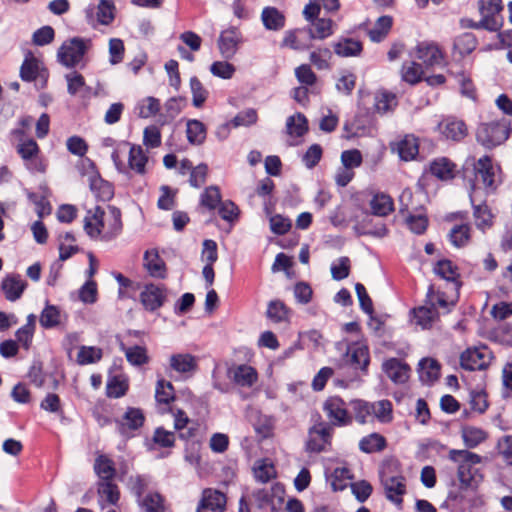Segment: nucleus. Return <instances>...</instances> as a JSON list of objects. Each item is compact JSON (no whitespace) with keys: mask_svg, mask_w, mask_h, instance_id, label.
<instances>
[{"mask_svg":"<svg viewBox=\"0 0 512 512\" xmlns=\"http://www.w3.org/2000/svg\"><path fill=\"white\" fill-rule=\"evenodd\" d=\"M334 491L344 490L353 479V473L346 465L335 467L327 476Z\"/></svg>","mask_w":512,"mask_h":512,"instance_id":"nucleus-47","label":"nucleus"},{"mask_svg":"<svg viewBox=\"0 0 512 512\" xmlns=\"http://www.w3.org/2000/svg\"><path fill=\"white\" fill-rule=\"evenodd\" d=\"M263 25L268 30H280L285 26L284 14L275 7H265L261 14Z\"/></svg>","mask_w":512,"mask_h":512,"instance_id":"nucleus-57","label":"nucleus"},{"mask_svg":"<svg viewBox=\"0 0 512 512\" xmlns=\"http://www.w3.org/2000/svg\"><path fill=\"white\" fill-rule=\"evenodd\" d=\"M460 297V289L448 284H431L428 287L425 301L440 314H447L457 305Z\"/></svg>","mask_w":512,"mask_h":512,"instance_id":"nucleus-6","label":"nucleus"},{"mask_svg":"<svg viewBox=\"0 0 512 512\" xmlns=\"http://www.w3.org/2000/svg\"><path fill=\"white\" fill-rule=\"evenodd\" d=\"M228 379L236 386L251 388L259 379L256 368L248 364H232L227 369Z\"/></svg>","mask_w":512,"mask_h":512,"instance_id":"nucleus-23","label":"nucleus"},{"mask_svg":"<svg viewBox=\"0 0 512 512\" xmlns=\"http://www.w3.org/2000/svg\"><path fill=\"white\" fill-rule=\"evenodd\" d=\"M67 90L72 96H86L91 89L87 86L84 76L78 71H73L66 75Z\"/></svg>","mask_w":512,"mask_h":512,"instance_id":"nucleus-61","label":"nucleus"},{"mask_svg":"<svg viewBox=\"0 0 512 512\" xmlns=\"http://www.w3.org/2000/svg\"><path fill=\"white\" fill-rule=\"evenodd\" d=\"M477 193L478 187L474 183L472 185L470 192V200L473 208V217L477 229L483 233H486L489 229L493 227L495 216L485 201L476 204Z\"/></svg>","mask_w":512,"mask_h":512,"instance_id":"nucleus-19","label":"nucleus"},{"mask_svg":"<svg viewBox=\"0 0 512 512\" xmlns=\"http://www.w3.org/2000/svg\"><path fill=\"white\" fill-rule=\"evenodd\" d=\"M372 410L371 422L377 420L381 423H389L393 419V405L390 400L372 402Z\"/></svg>","mask_w":512,"mask_h":512,"instance_id":"nucleus-62","label":"nucleus"},{"mask_svg":"<svg viewBox=\"0 0 512 512\" xmlns=\"http://www.w3.org/2000/svg\"><path fill=\"white\" fill-rule=\"evenodd\" d=\"M115 5L110 0H100L97 7H88L85 10L89 25L96 28L98 25H110L115 19Z\"/></svg>","mask_w":512,"mask_h":512,"instance_id":"nucleus-22","label":"nucleus"},{"mask_svg":"<svg viewBox=\"0 0 512 512\" xmlns=\"http://www.w3.org/2000/svg\"><path fill=\"white\" fill-rule=\"evenodd\" d=\"M437 130L443 139L452 142H461L468 135L466 123L455 116H446L437 125Z\"/></svg>","mask_w":512,"mask_h":512,"instance_id":"nucleus-18","label":"nucleus"},{"mask_svg":"<svg viewBox=\"0 0 512 512\" xmlns=\"http://www.w3.org/2000/svg\"><path fill=\"white\" fill-rule=\"evenodd\" d=\"M448 459L457 465V478L461 487L475 489L483 480V475L476 465L482 462V457L469 450L451 449Z\"/></svg>","mask_w":512,"mask_h":512,"instance_id":"nucleus-3","label":"nucleus"},{"mask_svg":"<svg viewBox=\"0 0 512 512\" xmlns=\"http://www.w3.org/2000/svg\"><path fill=\"white\" fill-rule=\"evenodd\" d=\"M322 409L329 420V425L334 427H346L352 425L349 402L339 395H332L325 399Z\"/></svg>","mask_w":512,"mask_h":512,"instance_id":"nucleus-7","label":"nucleus"},{"mask_svg":"<svg viewBox=\"0 0 512 512\" xmlns=\"http://www.w3.org/2000/svg\"><path fill=\"white\" fill-rule=\"evenodd\" d=\"M20 77L25 82L39 81L41 88L47 85L49 71L44 63L29 52L20 68Z\"/></svg>","mask_w":512,"mask_h":512,"instance_id":"nucleus-14","label":"nucleus"},{"mask_svg":"<svg viewBox=\"0 0 512 512\" xmlns=\"http://www.w3.org/2000/svg\"><path fill=\"white\" fill-rule=\"evenodd\" d=\"M36 320V315H28L26 324L15 332V342H17L19 347H22L26 351H28L32 346L33 337L36 330Z\"/></svg>","mask_w":512,"mask_h":512,"instance_id":"nucleus-45","label":"nucleus"},{"mask_svg":"<svg viewBox=\"0 0 512 512\" xmlns=\"http://www.w3.org/2000/svg\"><path fill=\"white\" fill-rule=\"evenodd\" d=\"M227 497L224 493L213 488H206L202 492L196 512H224Z\"/></svg>","mask_w":512,"mask_h":512,"instance_id":"nucleus-28","label":"nucleus"},{"mask_svg":"<svg viewBox=\"0 0 512 512\" xmlns=\"http://www.w3.org/2000/svg\"><path fill=\"white\" fill-rule=\"evenodd\" d=\"M441 365L433 358H424L419 363V378L425 384H433L440 377Z\"/></svg>","mask_w":512,"mask_h":512,"instance_id":"nucleus-49","label":"nucleus"},{"mask_svg":"<svg viewBox=\"0 0 512 512\" xmlns=\"http://www.w3.org/2000/svg\"><path fill=\"white\" fill-rule=\"evenodd\" d=\"M88 43L82 38H73L66 41L58 52L59 61L68 68L76 67L88 50Z\"/></svg>","mask_w":512,"mask_h":512,"instance_id":"nucleus-15","label":"nucleus"},{"mask_svg":"<svg viewBox=\"0 0 512 512\" xmlns=\"http://www.w3.org/2000/svg\"><path fill=\"white\" fill-rule=\"evenodd\" d=\"M478 10L481 15L480 24L483 29L497 32L503 26L502 0H479Z\"/></svg>","mask_w":512,"mask_h":512,"instance_id":"nucleus-10","label":"nucleus"},{"mask_svg":"<svg viewBox=\"0 0 512 512\" xmlns=\"http://www.w3.org/2000/svg\"><path fill=\"white\" fill-rule=\"evenodd\" d=\"M92 172L89 175V185L94 195L101 201H109L114 196L113 185L104 180L96 169L93 161L88 160Z\"/></svg>","mask_w":512,"mask_h":512,"instance_id":"nucleus-32","label":"nucleus"},{"mask_svg":"<svg viewBox=\"0 0 512 512\" xmlns=\"http://www.w3.org/2000/svg\"><path fill=\"white\" fill-rule=\"evenodd\" d=\"M372 111L374 114L384 116L393 113L399 104V99L396 93L381 88L376 90L373 94Z\"/></svg>","mask_w":512,"mask_h":512,"instance_id":"nucleus-27","label":"nucleus"},{"mask_svg":"<svg viewBox=\"0 0 512 512\" xmlns=\"http://www.w3.org/2000/svg\"><path fill=\"white\" fill-rule=\"evenodd\" d=\"M117 431L125 437H133L144 425L145 415L140 408L128 407L125 413L115 420Z\"/></svg>","mask_w":512,"mask_h":512,"instance_id":"nucleus-16","label":"nucleus"},{"mask_svg":"<svg viewBox=\"0 0 512 512\" xmlns=\"http://www.w3.org/2000/svg\"><path fill=\"white\" fill-rule=\"evenodd\" d=\"M334 429L327 422H319L309 429L306 449L311 453H321L331 446Z\"/></svg>","mask_w":512,"mask_h":512,"instance_id":"nucleus-13","label":"nucleus"},{"mask_svg":"<svg viewBox=\"0 0 512 512\" xmlns=\"http://www.w3.org/2000/svg\"><path fill=\"white\" fill-rule=\"evenodd\" d=\"M350 415L352 416V423L356 421L359 424H366L371 422L372 415V402L364 399H352L349 401Z\"/></svg>","mask_w":512,"mask_h":512,"instance_id":"nucleus-44","label":"nucleus"},{"mask_svg":"<svg viewBox=\"0 0 512 512\" xmlns=\"http://www.w3.org/2000/svg\"><path fill=\"white\" fill-rule=\"evenodd\" d=\"M447 74L458 79L461 93L467 97L475 98L476 89L471 79V74L462 68L454 69L453 66L447 70Z\"/></svg>","mask_w":512,"mask_h":512,"instance_id":"nucleus-56","label":"nucleus"},{"mask_svg":"<svg viewBox=\"0 0 512 512\" xmlns=\"http://www.w3.org/2000/svg\"><path fill=\"white\" fill-rule=\"evenodd\" d=\"M433 272L436 276L446 281L451 287L461 289L463 282L461 280L460 267L451 259L443 258L437 260L433 265Z\"/></svg>","mask_w":512,"mask_h":512,"instance_id":"nucleus-25","label":"nucleus"},{"mask_svg":"<svg viewBox=\"0 0 512 512\" xmlns=\"http://www.w3.org/2000/svg\"><path fill=\"white\" fill-rule=\"evenodd\" d=\"M425 174L441 182H450L456 178L458 166L448 157H437L430 161L428 167L425 169Z\"/></svg>","mask_w":512,"mask_h":512,"instance_id":"nucleus-21","label":"nucleus"},{"mask_svg":"<svg viewBox=\"0 0 512 512\" xmlns=\"http://www.w3.org/2000/svg\"><path fill=\"white\" fill-rule=\"evenodd\" d=\"M58 241L59 261L61 262L70 259L80 251V248L76 244L75 236L70 232L59 235Z\"/></svg>","mask_w":512,"mask_h":512,"instance_id":"nucleus-55","label":"nucleus"},{"mask_svg":"<svg viewBox=\"0 0 512 512\" xmlns=\"http://www.w3.org/2000/svg\"><path fill=\"white\" fill-rule=\"evenodd\" d=\"M94 471L99 481H112L117 471L114 460L107 454H99L94 462Z\"/></svg>","mask_w":512,"mask_h":512,"instance_id":"nucleus-43","label":"nucleus"},{"mask_svg":"<svg viewBox=\"0 0 512 512\" xmlns=\"http://www.w3.org/2000/svg\"><path fill=\"white\" fill-rule=\"evenodd\" d=\"M336 24L330 18L319 17L311 22L308 33L312 40H325L335 32Z\"/></svg>","mask_w":512,"mask_h":512,"instance_id":"nucleus-41","label":"nucleus"},{"mask_svg":"<svg viewBox=\"0 0 512 512\" xmlns=\"http://www.w3.org/2000/svg\"><path fill=\"white\" fill-rule=\"evenodd\" d=\"M244 42L242 32L236 27H229L221 32L218 39V49L221 55L229 60L236 55Z\"/></svg>","mask_w":512,"mask_h":512,"instance_id":"nucleus-20","label":"nucleus"},{"mask_svg":"<svg viewBox=\"0 0 512 512\" xmlns=\"http://www.w3.org/2000/svg\"><path fill=\"white\" fill-rule=\"evenodd\" d=\"M129 147L128 161L125 162L120 155V151L115 149L111 158L118 172L126 175L144 176L147 174L149 157L141 145L126 142Z\"/></svg>","mask_w":512,"mask_h":512,"instance_id":"nucleus-4","label":"nucleus"},{"mask_svg":"<svg viewBox=\"0 0 512 512\" xmlns=\"http://www.w3.org/2000/svg\"><path fill=\"white\" fill-rule=\"evenodd\" d=\"M292 315V309L280 299L271 300L267 305L266 316L273 323H290Z\"/></svg>","mask_w":512,"mask_h":512,"instance_id":"nucleus-39","label":"nucleus"},{"mask_svg":"<svg viewBox=\"0 0 512 512\" xmlns=\"http://www.w3.org/2000/svg\"><path fill=\"white\" fill-rule=\"evenodd\" d=\"M97 493L99 496V505L102 510L108 506H117L120 500V490L118 485L112 481H98Z\"/></svg>","mask_w":512,"mask_h":512,"instance_id":"nucleus-36","label":"nucleus"},{"mask_svg":"<svg viewBox=\"0 0 512 512\" xmlns=\"http://www.w3.org/2000/svg\"><path fill=\"white\" fill-rule=\"evenodd\" d=\"M347 357L349 363L355 368L361 370L364 374L368 373L370 365V350L366 342H354L348 346Z\"/></svg>","mask_w":512,"mask_h":512,"instance_id":"nucleus-31","label":"nucleus"},{"mask_svg":"<svg viewBox=\"0 0 512 512\" xmlns=\"http://www.w3.org/2000/svg\"><path fill=\"white\" fill-rule=\"evenodd\" d=\"M412 322L420 326L424 330H429L435 327L440 322V311L427 304L414 307L411 310Z\"/></svg>","mask_w":512,"mask_h":512,"instance_id":"nucleus-29","label":"nucleus"},{"mask_svg":"<svg viewBox=\"0 0 512 512\" xmlns=\"http://www.w3.org/2000/svg\"><path fill=\"white\" fill-rule=\"evenodd\" d=\"M170 368L184 378L191 377L198 370V358L189 353H176L170 357Z\"/></svg>","mask_w":512,"mask_h":512,"instance_id":"nucleus-33","label":"nucleus"},{"mask_svg":"<svg viewBox=\"0 0 512 512\" xmlns=\"http://www.w3.org/2000/svg\"><path fill=\"white\" fill-rule=\"evenodd\" d=\"M311 37L308 31L303 29H293L285 32L280 46L295 51H305L311 48Z\"/></svg>","mask_w":512,"mask_h":512,"instance_id":"nucleus-35","label":"nucleus"},{"mask_svg":"<svg viewBox=\"0 0 512 512\" xmlns=\"http://www.w3.org/2000/svg\"><path fill=\"white\" fill-rule=\"evenodd\" d=\"M414 53L415 57L422 61L427 68L441 65L446 57L442 47L433 41L419 42L414 49Z\"/></svg>","mask_w":512,"mask_h":512,"instance_id":"nucleus-17","label":"nucleus"},{"mask_svg":"<svg viewBox=\"0 0 512 512\" xmlns=\"http://www.w3.org/2000/svg\"><path fill=\"white\" fill-rule=\"evenodd\" d=\"M457 217L461 220L459 223H454L448 234L450 243L456 248H465L472 243L473 228L472 225L465 221L466 214H458Z\"/></svg>","mask_w":512,"mask_h":512,"instance_id":"nucleus-26","label":"nucleus"},{"mask_svg":"<svg viewBox=\"0 0 512 512\" xmlns=\"http://www.w3.org/2000/svg\"><path fill=\"white\" fill-rule=\"evenodd\" d=\"M369 207L373 215L386 217L394 211V201L389 194L376 192L372 195Z\"/></svg>","mask_w":512,"mask_h":512,"instance_id":"nucleus-40","label":"nucleus"},{"mask_svg":"<svg viewBox=\"0 0 512 512\" xmlns=\"http://www.w3.org/2000/svg\"><path fill=\"white\" fill-rule=\"evenodd\" d=\"M168 294L165 284L147 283L139 294V301L146 311L155 312L167 302Z\"/></svg>","mask_w":512,"mask_h":512,"instance_id":"nucleus-12","label":"nucleus"},{"mask_svg":"<svg viewBox=\"0 0 512 512\" xmlns=\"http://www.w3.org/2000/svg\"><path fill=\"white\" fill-rule=\"evenodd\" d=\"M155 399L161 414H167L176 399L175 389L170 381L160 378L155 389Z\"/></svg>","mask_w":512,"mask_h":512,"instance_id":"nucleus-34","label":"nucleus"},{"mask_svg":"<svg viewBox=\"0 0 512 512\" xmlns=\"http://www.w3.org/2000/svg\"><path fill=\"white\" fill-rule=\"evenodd\" d=\"M27 286V281L20 274L11 273L3 278L0 289L8 301L15 302L22 297Z\"/></svg>","mask_w":512,"mask_h":512,"instance_id":"nucleus-30","label":"nucleus"},{"mask_svg":"<svg viewBox=\"0 0 512 512\" xmlns=\"http://www.w3.org/2000/svg\"><path fill=\"white\" fill-rule=\"evenodd\" d=\"M254 477L257 481L267 483L277 477V470L270 459L258 461L253 469Z\"/></svg>","mask_w":512,"mask_h":512,"instance_id":"nucleus-63","label":"nucleus"},{"mask_svg":"<svg viewBox=\"0 0 512 512\" xmlns=\"http://www.w3.org/2000/svg\"><path fill=\"white\" fill-rule=\"evenodd\" d=\"M121 350L124 352L127 361L133 366H143L150 362V356L146 346L132 345L126 346L125 344L120 345Z\"/></svg>","mask_w":512,"mask_h":512,"instance_id":"nucleus-51","label":"nucleus"},{"mask_svg":"<svg viewBox=\"0 0 512 512\" xmlns=\"http://www.w3.org/2000/svg\"><path fill=\"white\" fill-rule=\"evenodd\" d=\"M222 202L220 188L216 185L208 186L200 195V205L209 211H214Z\"/></svg>","mask_w":512,"mask_h":512,"instance_id":"nucleus-64","label":"nucleus"},{"mask_svg":"<svg viewBox=\"0 0 512 512\" xmlns=\"http://www.w3.org/2000/svg\"><path fill=\"white\" fill-rule=\"evenodd\" d=\"M424 69L422 64L411 61L405 62L401 68V78L404 82L410 85H416L424 81Z\"/></svg>","mask_w":512,"mask_h":512,"instance_id":"nucleus-58","label":"nucleus"},{"mask_svg":"<svg viewBox=\"0 0 512 512\" xmlns=\"http://www.w3.org/2000/svg\"><path fill=\"white\" fill-rule=\"evenodd\" d=\"M475 179L480 181L486 189L495 190L501 173V167L494 163L493 158L484 155L474 163Z\"/></svg>","mask_w":512,"mask_h":512,"instance_id":"nucleus-11","label":"nucleus"},{"mask_svg":"<svg viewBox=\"0 0 512 512\" xmlns=\"http://www.w3.org/2000/svg\"><path fill=\"white\" fill-rule=\"evenodd\" d=\"M493 359V352L486 345L468 347L460 354V366L468 371L486 370Z\"/></svg>","mask_w":512,"mask_h":512,"instance_id":"nucleus-9","label":"nucleus"},{"mask_svg":"<svg viewBox=\"0 0 512 512\" xmlns=\"http://www.w3.org/2000/svg\"><path fill=\"white\" fill-rule=\"evenodd\" d=\"M333 52L326 46H318L309 54L310 65L317 70H330L332 68Z\"/></svg>","mask_w":512,"mask_h":512,"instance_id":"nucleus-48","label":"nucleus"},{"mask_svg":"<svg viewBox=\"0 0 512 512\" xmlns=\"http://www.w3.org/2000/svg\"><path fill=\"white\" fill-rule=\"evenodd\" d=\"M67 319V314L60 307L47 304L40 314L39 322L44 329H52L65 324Z\"/></svg>","mask_w":512,"mask_h":512,"instance_id":"nucleus-37","label":"nucleus"},{"mask_svg":"<svg viewBox=\"0 0 512 512\" xmlns=\"http://www.w3.org/2000/svg\"><path fill=\"white\" fill-rule=\"evenodd\" d=\"M144 266L150 276L154 278L164 279L167 275L165 262L157 251H146L144 255Z\"/></svg>","mask_w":512,"mask_h":512,"instance_id":"nucleus-46","label":"nucleus"},{"mask_svg":"<svg viewBox=\"0 0 512 512\" xmlns=\"http://www.w3.org/2000/svg\"><path fill=\"white\" fill-rule=\"evenodd\" d=\"M488 432L480 427L464 425L461 428V437L466 447L472 449L488 439Z\"/></svg>","mask_w":512,"mask_h":512,"instance_id":"nucleus-50","label":"nucleus"},{"mask_svg":"<svg viewBox=\"0 0 512 512\" xmlns=\"http://www.w3.org/2000/svg\"><path fill=\"white\" fill-rule=\"evenodd\" d=\"M308 120L302 113L287 118L286 131L292 138H301L308 132Z\"/></svg>","mask_w":512,"mask_h":512,"instance_id":"nucleus-59","label":"nucleus"},{"mask_svg":"<svg viewBox=\"0 0 512 512\" xmlns=\"http://www.w3.org/2000/svg\"><path fill=\"white\" fill-rule=\"evenodd\" d=\"M334 53L342 58L358 57L363 52V43L352 37H340L332 45Z\"/></svg>","mask_w":512,"mask_h":512,"instance_id":"nucleus-38","label":"nucleus"},{"mask_svg":"<svg viewBox=\"0 0 512 512\" xmlns=\"http://www.w3.org/2000/svg\"><path fill=\"white\" fill-rule=\"evenodd\" d=\"M83 222L85 232L93 239L109 241L122 231L121 211L114 206L107 210L100 206L89 209Z\"/></svg>","mask_w":512,"mask_h":512,"instance_id":"nucleus-1","label":"nucleus"},{"mask_svg":"<svg viewBox=\"0 0 512 512\" xmlns=\"http://www.w3.org/2000/svg\"><path fill=\"white\" fill-rule=\"evenodd\" d=\"M512 133L510 119L502 118L491 122H482L476 129V140L487 149L502 145Z\"/></svg>","mask_w":512,"mask_h":512,"instance_id":"nucleus-5","label":"nucleus"},{"mask_svg":"<svg viewBox=\"0 0 512 512\" xmlns=\"http://www.w3.org/2000/svg\"><path fill=\"white\" fill-rule=\"evenodd\" d=\"M359 448L367 454L382 452L387 448V440L383 435L373 432L360 440Z\"/></svg>","mask_w":512,"mask_h":512,"instance_id":"nucleus-54","label":"nucleus"},{"mask_svg":"<svg viewBox=\"0 0 512 512\" xmlns=\"http://www.w3.org/2000/svg\"><path fill=\"white\" fill-rule=\"evenodd\" d=\"M16 152L25 168L32 174H43L47 171L48 161L35 140L17 145Z\"/></svg>","mask_w":512,"mask_h":512,"instance_id":"nucleus-8","label":"nucleus"},{"mask_svg":"<svg viewBox=\"0 0 512 512\" xmlns=\"http://www.w3.org/2000/svg\"><path fill=\"white\" fill-rule=\"evenodd\" d=\"M129 390L128 377L119 374L110 377L106 385V396L108 398H121L127 394Z\"/></svg>","mask_w":512,"mask_h":512,"instance_id":"nucleus-53","label":"nucleus"},{"mask_svg":"<svg viewBox=\"0 0 512 512\" xmlns=\"http://www.w3.org/2000/svg\"><path fill=\"white\" fill-rule=\"evenodd\" d=\"M379 478L386 498L402 508L407 493V480L400 461L393 457L383 460L379 468Z\"/></svg>","mask_w":512,"mask_h":512,"instance_id":"nucleus-2","label":"nucleus"},{"mask_svg":"<svg viewBox=\"0 0 512 512\" xmlns=\"http://www.w3.org/2000/svg\"><path fill=\"white\" fill-rule=\"evenodd\" d=\"M382 371L397 385L408 382L411 375L410 365L401 358L391 357L382 363Z\"/></svg>","mask_w":512,"mask_h":512,"instance_id":"nucleus-24","label":"nucleus"},{"mask_svg":"<svg viewBox=\"0 0 512 512\" xmlns=\"http://www.w3.org/2000/svg\"><path fill=\"white\" fill-rule=\"evenodd\" d=\"M400 158L405 161L413 160L419 153L418 139L413 135H405L392 146Z\"/></svg>","mask_w":512,"mask_h":512,"instance_id":"nucleus-42","label":"nucleus"},{"mask_svg":"<svg viewBox=\"0 0 512 512\" xmlns=\"http://www.w3.org/2000/svg\"><path fill=\"white\" fill-rule=\"evenodd\" d=\"M394 19L392 16L384 15L379 17L374 26L368 30V36L373 42L383 41L390 33Z\"/></svg>","mask_w":512,"mask_h":512,"instance_id":"nucleus-52","label":"nucleus"},{"mask_svg":"<svg viewBox=\"0 0 512 512\" xmlns=\"http://www.w3.org/2000/svg\"><path fill=\"white\" fill-rule=\"evenodd\" d=\"M187 140L192 145H201L207 137V127L197 119H191L186 124Z\"/></svg>","mask_w":512,"mask_h":512,"instance_id":"nucleus-60","label":"nucleus"}]
</instances>
